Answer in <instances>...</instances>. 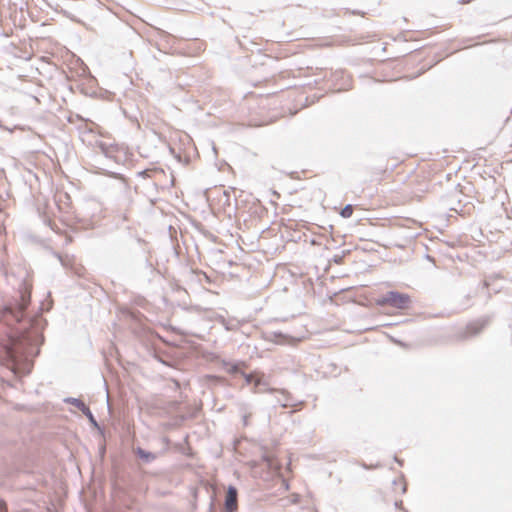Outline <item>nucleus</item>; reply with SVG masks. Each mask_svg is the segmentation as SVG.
Returning a JSON list of instances; mask_svg holds the SVG:
<instances>
[{
	"mask_svg": "<svg viewBox=\"0 0 512 512\" xmlns=\"http://www.w3.org/2000/svg\"><path fill=\"white\" fill-rule=\"evenodd\" d=\"M64 401L66 403H70V404H73L75 405L77 408H79L81 411H83V409H85L87 406L78 398H72V397H68V398H65Z\"/></svg>",
	"mask_w": 512,
	"mask_h": 512,
	"instance_id": "obj_6",
	"label": "nucleus"
},
{
	"mask_svg": "<svg viewBox=\"0 0 512 512\" xmlns=\"http://www.w3.org/2000/svg\"><path fill=\"white\" fill-rule=\"evenodd\" d=\"M236 505V489L234 487H229L228 493L226 496L225 506L228 511H232Z\"/></svg>",
	"mask_w": 512,
	"mask_h": 512,
	"instance_id": "obj_4",
	"label": "nucleus"
},
{
	"mask_svg": "<svg viewBox=\"0 0 512 512\" xmlns=\"http://www.w3.org/2000/svg\"><path fill=\"white\" fill-rule=\"evenodd\" d=\"M245 381L248 385H253L258 392H262L264 390L265 384L262 382V379L255 374L244 375Z\"/></svg>",
	"mask_w": 512,
	"mask_h": 512,
	"instance_id": "obj_3",
	"label": "nucleus"
},
{
	"mask_svg": "<svg viewBox=\"0 0 512 512\" xmlns=\"http://www.w3.org/2000/svg\"><path fill=\"white\" fill-rule=\"evenodd\" d=\"M82 412H83V414L88 418V420L90 421V423H91L92 425H94L95 427H97V426H98L97 421L95 420V418H94V416H93V414H92L91 410H90L88 407H86L85 409H83V411H82Z\"/></svg>",
	"mask_w": 512,
	"mask_h": 512,
	"instance_id": "obj_7",
	"label": "nucleus"
},
{
	"mask_svg": "<svg viewBox=\"0 0 512 512\" xmlns=\"http://www.w3.org/2000/svg\"><path fill=\"white\" fill-rule=\"evenodd\" d=\"M4 509V504L2 502H0V511H2Z\"/></svg>",
	"mask_w": 512,
	"mask_h": 512,
	"instance_id": "obj_9",
	"label": "nucleus"
},
{
	"mask_svg": "<svg viewBox=\"0 0 512 512\" xmlns=\"http://www.w3.org/2000/svg\"><path fill=\"white\" fill-rule=\"evenodd\" d=\"M409 297L406 294H401L396 291H390L382 298L377 299L378 305L389 304L390 306L398 309H403L407 306Z\"/></svg>",
	"mask_w": 512,
	"mask_h": 512,
	"instance_id": "obj_2",
	"label": "nucleus"
},
{
	"mask_svg": "<svg viewBox=\"0 0 512 512\" xmlns=\"http://www.w3.org/2000/svg\"><path fill=\"white\" fill-rule=\"evenodd\" d=\"M265 460L268 462V465L271 466L269 458H265Z\"/></svg>",
	"mask_w": 512,
	"mask_h": 512,
	"instance_id": "obj_10",
	"label": "nucleus"
},
{
	"mask_svg": "<svg viewBox=\"0 0 512 512\" xmlns=\"http://www.w3.org/2000/svg\"><path fill=\"white\" fill-rule=\"evenodd\" d=\"M137 454H138V456L141 459H143L146 462H150V461L155 459V455L154 454H152L150 452H147V451H145L143 449H140V448L137 450Z\"/></svg>",
	"mask_w": 512,
	"mask_h": 512,
	"instance_id": "obj_5",
	"label": "nucleus"
},
{
	"mask_svg": "<svg viewBox=\"0 0 512 512\" xmlns=\"http://www.w3.org/2000/svg\"><path fill=\"white\" fill-rule=\"evenodd\" d=\"M353 213V208L350 204H347L340 212V215L343 217V218H349L351 217Z\"/></svg>",
	"mask_w": 512,
	"mask_h": 512,
	"instance_id": "obj_8",
	"label": "nucleus"
},
{
	"mask_svg": "<svg viewBox=\"0 0 512 512\" xmlns=\"http://www.w3.org/2000/svg\"><path fill=\"white\" fill-rule=\"evenodd\" d=\"M8 357L13 362L12 371L16 373L19 370V358L23 355H30L27 352V340L25 338L10 337L9 343L5 344Z\"/></svg>",
	"mask_w": 512,
	"mask_h": 512,
	"instance_id": "obj_1",
	"label": "nucleus"
}]
</instances>
